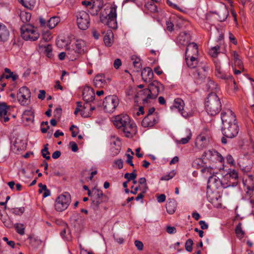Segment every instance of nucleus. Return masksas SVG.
<instances>
[{
	"label": "nucleus",
	"instance_id": "nucleus-1",
	"mask_svg": "<svg viewBox=\"0 0 254 254\" xmlns=\"http://www.w3.org/2000/svg\"><path fill=\"white\" fill-rule=\"evenodd\" d=\"M114 125L118 129L122 130L125 136L127 138L132 137L136 131V126L131 122L127 114H121L116 116L114 120Z\"/></svg>",
	"mask_w": 254,
	"mask_h": 254
},
{
	"label": "nucleus",
	"instance_id": "nucleus-2",
	"mask_svg": "<svg viewBox=\"0 0 254 254\" xmlns=\"http://www.w3.org/2000/svg\"><path fill=\"white\" fill-rule=\"evenodd\" d=\"M100 21L112 29L117 28L116 7H106L100 13Z\"/></svg>",
	"mask_w": 254,
	"mask_h": 254
},
{
	"label": "nucleus",
	"instance_id": "nucleus-3",
	"mask_svg": "<svg viewBox=\"0 0 254 254\" xmlns=\"http://www.w3.org/2000/svg\"><path fill=\"white\" fill-rule=\"evenodd\" d=\"M222 104L218 96L211 93L206 98L204 103V109L210 116H213L219 113L221 110Z\"/></svg>",
	"mask_w": 254,
	"mask_h": 254
},
{
	"label": "nucleus",
	"instance_id": "nucleus-4",
	"mask_svg": "<svg viewBox=\"0 0 254 254\" xmlns=\"http://www.w3.org/2000/svg\"><path fill=\"white\" fill-rule=\"evenodd\" d=\"M119 104V99L116 95L106 96L103 102L98 101L97 106L101 107L103 105L105 112L109 113H113Z\"/></svg>",
	"mask_w": 254,
	"mask_h": 254
},
{
	"label": "nucleus",
	"instance_id": "nucleus-5",
	"mask_svg": "<svg viewBox=\"0 0 254 254\" xmlns=\"http://www.w3.org/2000/svg\"><path fill=\"white\" fill-rule=\"evenodd\" d=\"M201 172L206 175H211L208 180L207 188L212 190L221 188L222 183L220 179L215 174L213 167H206L201 169Z\"/></svg>",
	"mask_w": 254,
	"mask_h": 254
},
{
	"label": "nucleus",
	"instance_id": "nucleus-6",
	"mask_svg": "<svg viewBox=\"0 0 254 254\" xmlns=\"http://www.w3.org/2000/svg\"><path fill=\"white\" fill-rule=\"evenodd\" d=\"M21 36L25 41H35L40 37L37 28L31 24L23 25L20 28Z\"/></svg>",
	"mask_w": 254,
	"mask_h": 254
},
{
	"label": "nucleus",
	"instance_id": "nucleus-7",
	"mask_svg": "<svg viewBox=\"0 0 254 254\" xmlns=\"http://www.w3.org/2000/svg\"><path fill=\"white\" fill-rule=\"evenodd\" d=\"M108 200L109 197L102 190L95 188L92 190L91 206L94 210H99V205L102 203L107 202Z\"/></svg>",
	"mask_w": 254,
	"mask_h": 254
},
{
	"label": "nucleus",
	"instance_id": "nucleus-8",
	"mask_svg": "<svg viewBox=\"0 0 254 254\" xmlns=\"http://www.w3.org/2000/svg\"><path fill=\"white\" fill-rule=\"evenodd\" d=\"M71 196L69 192H64L59 195L55 200V208L58 212H62L66 209L71 203Z\"/></svg>",
	"mask_w": 254,
	"mask_h": 254
},
{
	"label": "nucleus",
	"instance_id": "nucleus-9",
	"mask_svg": "<svg viewBox=\"0 0 254 254\" xmlns=\"http://www.w3.org/2000/svg\"><path fill=\"white\" fill-rule=\"evenodd\" d=\"M202 160L204 163H222L224 158L217 151L214 150H208L205 151L202 155Z\"/></svg>",
	"mask_w": 254,
	"mask_h": 254
},
{
	"label": "nucleus",
	"instance_id": "nucleus-10",
	"mask_svg": "<svg viewBox=\"0 0 254 254\" xmlns=\"http://www.w3.org/2000/svg\"><path fill=\"white\" fill-rule=\"evenodd\" d=\"M76 23L80 29L82 30L87 29L90 23V18L88 13L83 10L77 12Z\"/></svg>",
	"mask_w": 254,
	"mask_h": 254
},
{
	"label": "nucleus",
	"instance_id": "nucleus-11",
	"mask_svg": "<svg viewBox=\"0 0 254 254\" xmlns=\"http://www.w3.org/2000/svg\"><path fill=\"white\" fill-rule=\"evenodd\" d=\"M185 103L183 100L180 98L175 99L174 105L171 107V109L173 110L174 109H177L178 111L185 118H188L192 116L194 112L192 109L190 110L187 107L184 108Z\"/></svg>",
	"mask_w": 254,
	"mask_h": 254
},
{
	"label": "nucleus",
	"instance_id": "nucleus-12",
	"mask_svg": "<svg viewBox=\"0 0 254 254\" xmlns=\"http://www.w3.org/2000/svg\"><path fill=\"white\" fill-rule=\"evenodd\" d=\"M84 43L83 41L77 40L73 49L71 50L70 48H66L67 55H71L69 57V59L73 61L78 57V54H83L84 53Z\"/></svg>",
	"mask_w": 254,
	"mask_h": 254
},
{
	"label": "nucleus",
	"instance_id": "nucleus-13",
	"mask_svg": "<svg viewBox=\"0 0 254 254\" xmlns=\"http://www.w3.org/2000/svg\"><path fill=\"white\" fill-rule=\"evenodd\" d=\"M222 126L236 123V117L234 113L230 109L224 110L221 114Z\"/></svg>",
	"mask_w": 254,
	"mask_h": 254
},
{
	"label": "nucleus",
	"instance_id": "nucleus-14",
	"mask_svg": "<svg viewBox=\"0 0 254 254\" xmlns=\"http://www.w3.org/2000/svg\"><path fill=\"white\" fill-rule=\"evenodd\" d=\"M222 131L223 134L227 137L233 138L238 133V126L237 123H233L227 126H222Z\"/></svg>",
	"mask_w": 254,
	"mask_h": 254
},
{
	"label": "nucleus",
	"instance_id": "nucleus-15",
	"mask_svg": "<svg viewBox=\"0 0 254 254\" xmlns=\"http://www.w3.org/2000/svg\"><path fill=\"white\" fill-rule=\"evenodd\" d=\"M82 96L83 99L84 101L86 102V105H84V108H86L87 107V103L92 102L93 103H98V101H99L98 99L95 98V95L94 91L92 88H91L89 87H87L85 88L82 92Z\"/></svg>",
	"mask_w": 254,
	"mask_h": 254
},
{
	"label": "nucleus",
	"instance_id": "nucleus-16",
	"mask_svg": "<svg viewBox=\"0 0 254 254\" xmlns=\"http://www.w3.org/2000/svg\"><path fill=\"white\" fill-rule=\"evenodd\" d=\"M209 141V136L205 133H201L195 139V146L198 149H202L207 146Z\"/></svg>",
	"mask_w": 254,
	"mask_h": 254
},
{
	"label": "nucleus",
	"instance_id": "nucleus-17",
	"mask_svg": "<svg viewBox=\"0 0 254 254\" xmlns=\"http://www.w3.org/2000/svg\"><path fill=\"white\" fill-rule=\"evenodd\" d=\"M214 63L215 67V75L218 78L224 80L233 79V76L231 75L225 74L223 71L221 69L220 62L218 60H214Z\"/></svg>",
	"mask_w": 254,
	"mask_h": 254
},
{
	"label": "nucleus",
	"instance_id": "nucleus-18",
	"mask_svg": "<svg viewBox=\"0 0 254 254\" xmlns=\"http://www.w3.org/2000/svg\"><path fill=\"white\" fill-rule=\"evenodd\" d=\"M148 89L149 92L148 97L156 98L159 94V82L157 80L153 81L149 84Z\"/></svg>",
	"mask_w": 254,
	"mask_h": 254
},
{
	"label": "nucleus",
	"instance_id": "nucleus-19",
	"mask_svg": "<svg viewBox=\"0 0 254 254\" xmlns=\"http://www.w3.org/2000/svg\"><path fill=\"white\" fill-rule=\"evenodd\" d=\"M198 53V47L196 44L193 42L190 43L186 50V56L188 57H190V56L197 57Z\"/></svg>",
	"mask_w": 254,
	"mask_h": 254
},
{
	"label": "nucleus",
	"instance_id": "nucleus-20",
	"mask_svg": "<svg viewBox=\"0 0 254 254\" xmlns=\"http://www.w3.org/2000/svg\"><path fill=\"white\" fill-rule=\"evenodd\" d=\"M141 77L145 82H150L153 78L154 74L152 69L149 67H146L141 71Z\"/></svg>",
	"mask_w": 254,
	"mask_h": 254
},
{
	"label": "nucleus",
	"instance_id": "nucleus-21",
	"mask_svg": "<svg viewBox=\"0 0 254 254\" xmlns=\"http://www.w3.org/2000/svg\"><path fill=\"white\" fill-rule=\"evenodd\" d=\"M96 87H103L106 84V80L104 74L96 75L93 80Z\"/></svg>",
	"mask_w": 254,
	"mask_h": 254
},
{
	"label": "nucleus",
	"instance_id": "nucleus-22",
	"mask_svg": "<svg viewBox=\"0 0 254 254\" xmlns=\"http://www.w3.org/2000/svg\"><path fill=\"white\" fill-rule=\"evenodd\" d=\"M9 36V32L6 26L0 22V41L4 42L7 41Z\"/></svg>",
	"mask_w": 254,
	"mask_h": 254
},
{
	"label": "nucleus",
	"instance_id": "nucleus-23",
	"mask_svg": "<svg viewBox=\"0 0 254 254\" xmlns=\"http://www.w3.org/2000/svg\"><path fill=\"white\" fill-rule=\"evenodd\" d=\"M157 123L153 116H146L142 121V125L144 127H152Z\"/></svg>",
	"mask_w": 254,
	"mask_h": 254
},
{
	"label": "nucleus",
	"instance_id": "nucleus-24",
	"mask_svg": "<svg viewBox=\"0 0 254 254\" xmlns=\"http://www.w3.org/2000/svg\"><path fill=\"white\" fill-rule=\"evenodd\" d=\"M190 40V36L186 32L181 33L178 37L177 41L181 45L188 46Z\"/></svg>",
	"mask_w": 254,
	"mask_h": 254
},
{
	"label": "nucleus",
	"instance_id": "nucleus-25",
	"mask_svg": "<svg viewBox=\"0 0 254 254\" xmlns=\"http://www.w3.org/2000/svg\"><path fill=\"white\" fill-rule=\"evenodd\" d=\"M208 67L204 64L199 65L197 69V76L200 79H203L206 77V72L208 70Z\"/></svg>",
	"mask_w": 254,
	"mask_h": 254
},
{
	"label": "nucleus",
	"instance_id": "nucleus-26",
	"mask_svg": "<svg viewBox=\"0 0 254 254\" xmlns=\"http://www.w3.org/2000/svg\"><path fill=\"white\" fill-rule=\"evenodd\" d=\"M197 58V57L195 56H190V57L186 56V62L190 68H193L197 66L198 64Z\"/></svg>",
	"mask_w": 254,
	"mask_h": 254
},
{
	"label": "nucleus",
	"instance_id": "nucleus-27",
	"mask_svg": "<svg viewBox=\"0 0 254 254\" xmlns=\"http://www.w3.org/2000/svg\"><path fill=\"white\" fill-rule=\"evenodd\" d=\"M130 60L132 62L133 65L137 71H139L142 68V63L139 57L136 55H132Z\"/></svg>",
	"mask_w": 254,
	"mask_h": 254
},
{
	"label": "nucleus",
	"instance_id": "nucleus-28",
	"mask_svg": "<svg viewBox=\"0 0 254 254\" xmlns=\"http://www.w3.org/2000/svg\"><path fill=\"white\" fill-rule=\"evenodd\" d=\"M185 137H182L180 140H178V143L185 144L187 143L192 136L191 131L189 129H186L185 130Z\"/></svg>",
	"mask_w": 254,
	"mask_h": 254
},
{
	"label": "nucleus",
	"instance_id": "nucleus-29",
	"mask_svg": "<svg viewBox=\"0 0 254 254\" xmlns=\"http://www.w3.org/2000/svg\"><path fill=\"white\" fill-rule=\"evenodd\" d=\"M251 182L252 180L251 178H249V179L246 180L245 182H244V184L247 190V193L250 197L253 196L254 190V186L253 184H252L251 185H249V183Z\"/></svg>",
	"mask_w": 254,
	"mask_h": 254
},
{
	"label": "nucleus",
	"instance_id": "nucleus-30",
	"mask_svg": "<svg viewBox=\"0 0 254 254\" xmlns=\"http://www.w3.org/2000/svg\"><path fill=\"white\" fill-rule=\"evenodd\" d=\"M59 22L60 18L59 17L53 16L48 21L47 25L50 29H51L55 28Z\"/></svg>",
	"mask_w": 254,
	"mask_h": 254
},
{
	"label": "nucleus",
	"instance_id": "nucleus-31",
	"mask_svg": "<svg viewBox=\"0 0 254 254\" xmlns=\"http://www.w3.org/2000/svg\"><path fill=\"white\" fill-rule=\"evenodd\" d=\"M0 219L3 223L4 225L8 228H12L13 226V224L11 220L9 219V217L7 216H3L2 213H0Z\"/></svg>",
	"mask_w": 254,
	"mask_h": 254
},
{
	"label": "nucleus",
	"instance_id": "nucleus-32",
	"mask_svg": "<svg viewBox=\"0 0 254 254\" xmlns=\"http://www.w3.org/2000/svg\"><path fill=\"white\" fill-rule=\"evenodd\" d=\"M20 17L23 23H27L30 20L31 14L29 12L22 11L20 12Z\"/></svg>",
	"mask_w": 254,
	"mask_h": 254
},
{
	"label": "nucleus",
	"instance_id": "nucleus-33",
	"mask_svg": "<svg viewBox=\"0 0 254 254\" xmlns=\"http://www.w3.org/2000/svg\"><path fill=\"white\" fill-rule=\"evenodd\" d=\"M155 2L151 1L148 2L145 4V6L151 12H157L158 11V8L156 4L155 3Z\"/></svg>",
	"mask_w": 254,
	"mask_h": 254
},
{
	"label": "nucleus",
	"instance_id": "nucleus-34",
	"mask_svg": "<svg viewBox=\"0 0 254 254\" xmlns=\"http://www.w3.org/2000/svg\"><path fill=\"white\" fill-rule=\"evenodd\" d=\"M166 209L168 213L173 214L176 210V204L174 202H169L166 204Z\"/></svg>",
	"mask_w": 254,
	"mask_h": 254
},
{
	"label": "nucleus",
	"instance_id": "nucleus-35",
	"mask_svg": "<svg viewBox=\"0 0 254 254\" xmlns=\"http://www.w3.org/2000/svg\"><path fill=\"white\" fill-rule=\"evenodd\" d=\"M176 174V172L175 170H173L166 174L164 175L161 178V180L163 181H168L172 179Z\"/></svg>",
	"mask_w": 254,
	"mask_h": 254
},
{
	"label": "nucleus",
	"instance_id": "nucleus-36",
	"mask_svg": "<svg viewBox=\"0 0 254 254\" xmlns=\"http://www.w3.org/2000/svg\"><path fill=\"white\" fill-rule=\"evenodd\" d=\"M220 180L222 183L221 187L223 188H227L231 186H233V185H231L228 176L225 175V176L222 177Z\"/></svg>",
	"mask_w": 254,
	"mask_h": 254
},
{
	"label": "nucleus",
	"instance_id": "nucleus-37",
	"mask_svg": "<svg viewBox=\"0 0 254 254\" xmlns=\"http://www.w3.org/2000/svg\"><path fill=\"white\" fill-rule=\"evenodd\" d=\"M18 94L26 95L27 97H31V92L30 89L26 86H23L18 90Z\"/></svg>",
	"mask_w": 254,
	"mask_h": 254
},
{
	"label": "nucleus",
	"instance_id": "nucleus-38",
	"mask_svg": "<svg viewBox=\"0 0 254 254\" xmlns=\"http://www.w3.org/2000/svg\"><path fill=\"white\" fill-rule=\"evenodd\" d=\"M9 106L5 103L2 102L0 103V117L2 115L5 116L7 113Z\"/></svg>",
	"mask_w": 254,
	"mask_h": 254
},
{
	"label": "nucleus",
	"instance_id": "nucleus-39",
	"mask_svg": "<svg viewBox=\"0 0 254 254\" xmlns=\"http://www.w3.org/2000/svg\"><path fill=\"white\" fill-rule=\"evenodd\" d=\"M17 97L18 101L20 103L21 105H25L26 104H28V100L30 98V97H27L26 95H23L21 94H17Z\"/></svg>",
	"mask_w": 254,
	"mask_h": 254
},
{
	"label": "nucleus",
	"instance_id": "nucleus-40",
	"mask_svg": "<svg viewBox=\"0 0 254 254\" xmlns=\"http://www.w3.org/2000/svg\"><path fill=\"white\" fill-rule=\"evenodd\" d=\"M235 232L237 236L240 238H242L244 235L245 232L242 229V224L239 223L236 226L235 229Z\"/></svg>",
	"mask_w": 254,
	"mask_h": 254
},
{
	"label": "nucleus",
	"instance_id": "nucleus-41",
	"mask_svg": "<svg viewBox=\"0 0 254 254\" xmlns=\"http://www.w3.org/2000/svg\"><path fill=\"white\" fill-rule=\"evenodd\" d=\"M49 144L48 143L44 145V148L41 150V153L42 156L47 160L50 159V152L48 150Z\"/></svg>",
	"mask_w": 254,
	"mask_h": 254
},
{
	"label": "nucleus",
	"instance_id": "nucleus-42",
	"mask_svg": "<svg viewBox=\"0 0 254 254\" xmlns=\"http://www.w3.org/2000/svg\"><path fill=\"white\" fill-rule=\"evenodd\" d=\"M14 228L17 233L21 235L24 234L25 227L23 224L16 223L14 225Z\"/></svg>",
	"mask_w": 254,
	"mask_h": 254
},
{
	"label": "nucleus",
	"instance_id": "nucleus-43",
	"mask_svg": "<svg viewBox=\"0 0 254 254\" xmlns=\"http://www.w3.org/2000/svg\"><path fill=\"white\" fill-rule=\"evenodd\" d=\"M103 4V0H93L92 2V10L95 8H98V9H101Z\"/></svg>",
	"mask_w": 254,
	"mask_h": 254
},
{
	"label": "nucleus",
	"instance_id": "nucleus-44",
	"mask_svg": "<svg viewBox=\"0 0 254 254\" xmlns=\"http://www.w3.org/2000/svg\"><path fill=\"white\" fill-rule=\"evenodd\" d=\"M41 47H43V46H40ZM45 48V53L46 56L49 58H51L53 57V53H52V47L51 45H48L47 46H43Z\"/></svg>",
	"mask_w": 254,
	"mask_h": 254
},
{
	"label": "nucleus",
	"instance_id": "nucleus-45",
	"mask_svg": "<svg viewBox=\"0 0 254 254\" xmlns=\"http://www.w3.org/2000/svg\"><path fill=\"white\" fill-rule=\"evenodd\" d=\"M10 211L13 214L16 215H20L22 214L25 211V208L21 207L19 208H12L10 209Z\"/></svg>",
	"mask_w": 254,
	"mask_h": 254
},
{
	"label": "nucleus",
	"instance_id": "nucleus-46",
	"mask_svg": "<svg viewBox=\"0 0 254 254\" xmlns=\"http://www.w3.org/2000/svg\"><path fill=\"white\" fill-rule=\"evenodd\" d=\"M220 47L218 46L212 47L209 50V54L212 57H216L219 52Z\"/></svg>",
	"mask_w": 254,
	"mask_h": 254
},
{
	"label": "nucleus",
	"instance_id": "nucleus-47",
	"mask_svg": "<svg viewBox=\"0 0 254 254\" xmlns=\"http://www.w3.org/2000/svg\"><path fill=\"white\" fill-rule=\"evenodd\" d=\"M167 3L170 6H171L175 9H178V10H179L181 12H185L186 11L185 9H184L183 8L180 7L176 4L173 3L172 1H171L169 0H168L167 1Z\"/></svg>",
	"mask_w": 254,
	"mask_h": 254
},
{
	"label": "nucleus",
	"instance_id": "nucleus-48",
	"mask_svg": "<svg viewBox=\"0 0 254 254\" xmlns=\"http://www.w3.org/2000/svg\"><path fill=\"white\" fill-rule=\"evenodd\" d=\"M28 239L29 241V244L32 247H35L37 244H38V240H37L35 238L30 236L28 237Z\"/></svg>",
	"mask_w": 254,
	"mask_h": 254
},
{
	"label": "nucleus",
	"instance_id": "nucleus-49",
	"mask_svg": "<svg viewBox=\"0 0 254 254\" xmlns=\"http://www.w3.org/2000/svg\"><path fill=\"white\" fill-rule=\"evenodd\" d=\"M104 42L106 46L110 47L112 45L110 35L109 34H106L104 37Z\"/></svg>",
	"mask_w": 254,
	"mask_h": 254
},
{
	"label": "nucleus",
	"instance_id": "nucleus-50",
	"mask_svg": "<svg viewBox=\"0 0 254 254\" xmlns=\"http://www.w3.org/2000/svg\"><path fill=\"white\" fill-rule=\"evenodd\" d=\"M9 153L7 151H2L0 152V162L5 161L8 158Z\"/></svg>",
	"mask_w": 254,
	"mask_h": 254
},
{
	"label": "nucleus",
	"instance_id": "nucleus-51",
	"mask_svg": "<svg viewBox=\"0 0 254 254\" xmlns=\"http://www.w3.org/2000/svg\"><path fill=\"white\" fill-rule=\"evenodd\" d=\"M226 175L228 176L229 179L231 178L235 180H236L238 177V173L235 170H230L229 173Z\"/></svg>",
	"mask_w": 254,
	"mask_h": 254
},
{
	"label": "nucleus",
	"instance_id": "nucleus-52",
	"mask_svg": "<svg viewBox=\"0 0 254 254\" xmlns=\"http://www.w3.org/2000/svg\"><path fill=\"white\" fill-rule=\"evenodd\" d=\"M193 245V241L190 240H188L185 244L186 249L188 252H191L192 250V246Z\"/></svg>",
	"mask_w": 254,
	"mask_h": 254
},
{
	"label": "nucleus",
	"instance_id": "nucleus-53",
	"mask_svg": "<svg viewBox=\"0 0 254 254\" xmlns=\"http://www.w3.org/2000/svg\"><path fill=\"white\" fill-rule=\"evenodd\" d=\"M208 88L211 90H213L216 89V84L212 80L209 79L207 84Z\"/></svg>",
	"mask_w": 254,
	"mask_h": 254
},
{
	"label": "nucleus",
	"instance_id": "nucleus-54",
	"mask_svg": "<svg viewBox=\"0 0 254 254\" xmlns=\"http://www.w3.org/2000/svg\"><path fill=\"white\" fill-rule=\"evenodd\" d=\"M54 117L59 119L62 115V109L61 107L57 108L54 111Z\"/></svg>",
	"mask_w": 254,
	"mask_h": 254
},
{
	"label": "nucleus",
	"instance_id": "nucleus-55",
	"mask_svg": "<svg viewBox=\"0 0 254 254\" xmlns=\"http://www.w3.org/2000/svg\"><path fill=\"white\" fill-rule=\"evenodd\" d=\"M42 38L45 42H48L52 38L51 34L49 32H45L43 33Z\"/></svg>",
	"mask_w": 254,
	"mask_h": 254
},
{
	"label": "nucleus",
	"instance_id": "nucleus-56",
	"mask_svg": "<svg viewBox=\"0 0 254 254\" xmlns=\"http://www.w3.org/2000/svg\"><path fill=\"white\" fill-rule=\"evenodd\" d=\"M69 146L71 150L74 152H77L78 150V146L74 141H70L69 143Z\"/></svg>",
	"mask_w": 254,
	"mask_h": 254
},
{
	"label": "nucleus",
	"instance_id": "nucleus-57",
	"mask_svg": "<svg viewBox=\"0 0 254 254\" xmlns=\"http://www.w3.org/2000/svg\"><path fill=\"white\" fill-rule=\"evenodd\" d=\"M24 116H30L29 118H26V120L27 121H28L29 120H31V118L33 119L34 118V113L33 112H32L31 110H27L25 111L23 113Z\"/></svg>",
	"mask_w": 254,
	"mask_h": 254
},
{
	"label": "nucleus",
	"instance_id": "nucleus-58",
	"mask_svg": "<svg viewBox=\"0 0 254 254\" xmlns=\"http://www.w3.org/2000/svg\"><path fill=\"white\" fill-rule=\"evenodd\" d=\"M203 162L202 158H198L194 160L192 162V166L194 167H198L201 166V164Z\"/></svg>",
	"mask_w": 254,
	"mask_h": 254
},
{
	"label": "nucleus",
	"instance_id": "nucleus-59",
	"mask_svg": "<svg viewBox=\"0 0 254 254\" xmlns=\"http://www.w3.org/2000/svg\"><path fill=\"white\" fill-rule=\"evenodd\" d=\"M126 155L127 157V160H126V163L128 164H129L130 166L133 167L134 164L132 162V159H133V155H131L129 154H126Z\"/></svg>",
	"mask_w": 254,
	"mask_h": 254
},
{
	"label": "nucleus",
	"instance_id": "nucleus-60",
	"mask_svg": "<svg viewBox=\"0 0 254 254\" xmlns=\"http://www.w3.org/2000/svg\"><path fill=\"white\" fill-rule=\"evenodd\" d=\"M166 29L171 32L174 30V24L170 20L166 21Z\"/></svg>",
	"mask_w": 254,
	"mask_h": 254
},
{
	"label": "nucleus",
	"instance_id": "nucleus-61",
	"mask_svg": "<svg viewBox=\"0 0 254 254\" xmlns=\"http://www.w3.org/2000/svg\"><path fill=\"white\" fill-rule=\"evenodd\" d=\"M134 245L139 251H142L143 249V244L142 242L135 240L134 242Z\"/></svg>",
	"mask_w": 254,
	"mask_h": 254
},
{
	"label": "nucleus",
	"instance_id": "nucleus-62",
	"mask_svg": "<svg viewBox=\"0 0 254 254\" xmlns=\"http://www.w3.org/2000/svg\"><path fill=\"white\" fill-rule=\"evenodd\" d=\"M4 70L5 73L8 74L6 75L5 74V78L8 79L11 78L14 72H12L10 69L7 67H5Z\"/></svg>",
	"mask_w": 254,
	"mask_h": 254
},
{
	"label": "nucleus",
	"instance_id": "nucleus-63",
	"mask_svg": "<svg viewBox=\"0 0 254 254\" xmlns=\"http://www.w3.org/2000/svg\"><path fill=\"white\" fill-rule=\"evenodd\" d=\"M114 163L118 166L119 169H121L123 168V161L122 159H118L115 160Z\"/></svg>",
	"mask_w": 254,
	"mask_h": 254
},
{
	"label": "nucleus",
	"instance_id": "nucleus-64",
	"mask_svg": "<svg viewBox=\"0 0 254 254\" xmlns=\"http://www.w3.org/2000/svg\"><path fill=\"white\" fill-rule=\"evenodd\" d=\"M122 65V61L120 59H116L114 62V67L116 69H118Z\"/></svg>",
	"mask_w": 254,
	"mask_h": 254
}]
</instances>
